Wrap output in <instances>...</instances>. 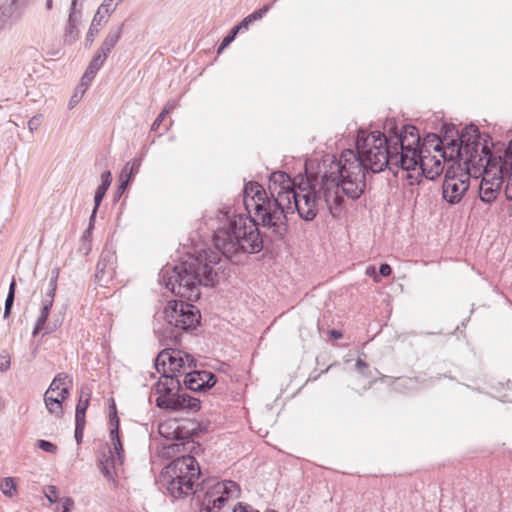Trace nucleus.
Here are the masks:
<instances>
[{"label": "nucleus", "instance_id": "4", "mask_svg": "<svg viewBox=\"0 0 512 512\" xmlns=\"http://www.w3.org/2000/svg\"><path fill=\"white\" fill-rule=\"evenodd\" d=\"M219 226L214 231L216 249L226 258H237L239 254H256L263 247L265 238L251 216L237 213L233 207H224L217 213Z\"/></svg>", "mask_w": 512, "mask_h": 512}, {"label": "nucleus", "instance_id": "34", "mask_svg": "<svg viewBox=\"0 0 512 512\" xmlns=\"http://www.w3.org/2000/svg\"><path fill=\"white\" fill-rule=\"evenodd\" d=\"M59 271L58 269L52 270V276L50 278L48 288L45 292V296L43 301H50L51 305H53L54 297L57 289V280H58Z\"/></svg>", "mask_w": 512, "mask_h": 512}, {"label": "nucleus", "instance_id": "1", "mask_svg": "<svg viewBox=\"0 0 512 512\" xmlns=\"http://www.w3.org/2000/svg\"><path fill=\"white\" fill-rule=\"evenodd\" d=\"M397 147L392 146L387 135L381 131H373L365 134L361 131L357 135L355 153L352 150H344L337 160L331 156L323 161V166L333 169L332 174H337L341 179L342 192L352 200L359 199L366 188V172L379 173L385 168L393 171L400 168L394 155Z\"/></svg>", "mask_w": 512, "mask_h": 512}, {"label": "nucleus", "instance_id": "61", "mask_svg": "<svg viewBox=\"0 0 512 512\" xmlns=\"http://www.w3.org/2000/svg\"><path fill=\"white\" fill-rule=\"evenodd\" d=\"M76 97H77V94H75V95L71 98L70 103L75 102V98H76Z\"/></svg>", "mask_w": 512, "mask_h": 512}, {"label": "nucleus", "instance_id": "20", "mask_svg": "<svg viewBox=\"0 0 512 512\" xmlns=\"http://www.w3.org/2000/svg\"><path fill=\"white\" fill-rule=\"evenodd\" d=\"M503 179L507 178L505 195L507 199L512 200V141L504 151L503 158H500L499 171Z\"/></svg>", "mask_w": 512, "mask_h": 512}, {"label": "nucleus", "instance_id": "37", "mask_svg": "<svg viewBox=\"0 0 512 512\" xmlns=\"http://www.w3.org/2000/svg\"><path fill=\"white\" fill-rule=\"evenodd\" d=\"M215 485H224L225 489L221 491L218 495L225 496L227 499L231 495H234L238 491V485L234 481H224V482H218Z\"/></svg>", "mask_w": 512, "mask_h": 512}, {"label": "nucleus", "instance_id": "30", "mask_svg": "<svg viewBox=\"0 0 512 512\" xmlns=\"http://www.w3.org/2000/svg\"><path fill=\"white\" fill-rule=\"evenodd\" d=\"M141 159L134 158L127 162L120 173V179H128L132 182L134 176L139 172Z\"/></svg>", "mask_w": 512, "mask_h": 512}, {"label": "nucleus", "instance_id": "6", "mask_svg": "<svg viewBox=\"0 0 512 512\" xmlns=\"http://www.w3.org/2000/svg\"><path fill=\"white\" fill-rule=\"evenodd\" d=\"M384 129L388 133L387 137L391 145L397 147L394 151L395 161H398L402 170L408 172L407 178L412 179L410 171H415L419 163L421 167L424 166L421 158L424 150L420 148V135L417 128L413 125H404L401 130H398L395 122L390 120L385 124Z\"/></svg>", "mask_w": 512, "mask_h": 512}, {"label": "nucleus", "instance_id": "36", "mask_svg": "<svg viewBox=\"0 0 512 512\" xmlns=\"http://www.w3.org/2000/svg\"><path fill=\"white\" fill-rule=\"evenodd\" d=\"M118 464L117 458L113 455V451L111 449L108 450V455L103 454L102 458L99 459V468L103 466L110 467L115 469Z\"/></svg>", "mask_w": 512, "mask_h": 512}, {"label": "nucleus", "instance_id": "63", "mask_svg": "<svg viewBox=\"0 0 512 512\" xmlns=\"http://www.w3.org/2000/svg\"><path fill=\"white\" fill-rule=\"evenodd\" d=\"M79 88L83 89V88H85V85H83V83H80Z\"/></svg>", "mask_w": 512, "mask_h": 512}, {"label": "nucleus", "instance_id": "51", "mask_svg": "<svg viewBox=\"0 0 512 512\" xmlns=\"http://www.w3.org/2000/svg\"><path fill=\"white\" fill-rule=\"evenodd\" d=\"M131 183V181H129L128 179H120L119 178V186H118V191H117V196L120 197L122 195V193L127 189V187L129 186V184Z\"/></svg>", "mask_w": 512, "mask_h": 512}, {"label": "nucleus", "instance_id": "14", "mask_svg": "<svg viewBox=\"0 0 512 512\" xmlns=\"http://www.w3.org/2000/svg\"><path fill=\"white\" fill-rule=\"evenodd\" d=\"M192 427L185 425H178L172 432L175 443L167 447V453H178L181 451H194L199 448V444L194 442V438L198 436L199 432L194 423H190Z\"/></svg>", "mask_w": 512, "mask_h": 512}, {"label": "nucleus", "instance_id": "3", "mask_svg": "<svg viewBox=\"0 0 512 512\" xmlns=\"http://www.w3.org/2000/svg\"><path fill=\"white\" fill-rule=\"evenodd\" d=\"M324 168L320 179L307 178V182L300 184L293 192H286L290 214L297 211L301 219L312 221L321 211L333 217L341 213L344 201L341 179L337 174H332L333 169L327 163Z\"/></svg>", "mask_w": 512, "mask_h": 512}, {"label": "nucleus", "instance_id": "18", "mask_svg": "<svg viewBox=\"0 0 512 512\" xmlns=\"http://www.w3.org/2000/svg\"><path fill=\"white\" fill-rule=\"evenodd\" d=\"M82 6V0L71 1L69 17L65 30V38L70 42L75 41L78 37V25L82 18Z\"/></svg>", "mask_w": 512, "mask_h": 512}, {"label": "nucleus", "instance_id": "50", "mask_svg": "<svg viewBox=\"0 0 512 512\" xmlns=\"http://www.w3.org/2000/svg\"><path fill=\"white\" fill-rule=\"evenodd\" d=\"M251 21L248 17H245L239 24L235 25L233 28L239 33L241 30H247L250 26Z\"/></svg>", "mask_w": 512, "mask_h": 512}, {"label": "nucleus", "instance_id": "47", "mask_svg": "<svg viewBox=\"0 0 512 512\" xmlns=\"http://www.w3.org/2000/svg\"><path fill=\"white\" fill-rule=\"evenodd\" d=\"M10 368V356L7 353L0 354V371L5 372Z\"/></svg>", "mask_w": 512, "mask_h": 512}, {"label": "nucleus", "instance_id": "43", "mask_svg": "<svg viewBox=\"0 0 512 512\" xmlns=\"http://www.w3.org/2000/svg\"><path fill=\"white\" fill-rule=\"evenodd\" d=\"M107 262L105 257L102 255L96 265V277L102 279L104 274L106 273Z\"/></svg>", "mask_w": 512, "mask_h": 512}, {"label": "nucleus", "instance_id": "42", "mask_svg": "<svg viewBox=\"0 0 512 512\" xmlns=\"http://www.w3.org/2000/svg\"><path fill=\"white\" fill-rule=\"evenodd\" d=\"M44 494L50 503H55L58 500V489L54 485L47 486Z\"/></svg>", "mask_w": 512, "mask_h": 512}, {"label": "nucleus", "instance_id": "49", "mask_svg": "<svg viewBox=\"0 0 512 512\" xmlns=\"http://www.w3.org/2000/svg\"><path fill=\"white\" fill-rule=\"evenodd\" d=\"M87 76H88V70L85 71V73L81 79V83H83V85H85V88L82 89V94H84L85 91L87 90V88L89 87L90 83L92 82V80L95 77V74H92L91 76H89V78H87Z\"/></svg>", "mask_w": 512, "mask_h": 512}, {"label": "nucleus", "instance_id": "21", "mask_svg": "<svg viewBox=\"0 0 512 512\" xmlns=\"http://www.w3.org/2000/svg\"><path fill=\"white\" fill-rule=\"evenodd\" d=\"M68 396V387H63L60 392H50L48 389L44 394V401L48 411L57 417L63 414L62 402Z\"/></svg>", "mask_w": 512, "mask_h": 512}, {"label": "nucleus", "instance_id": "13", "mask_svg": "<svg viewBox=\"0 0 512 512\" xmlns=\"http://www.w3.org/2000/svg\"><path fill=\"white\" fill-rule=\"evenodd\" d=\"M489 166H495V158L491 151L489 162H487V158L485 157L483 166L480 167V171H482L484 175L479 186V195L480 199L485 203H491L497 198L503 183V176L500 173L490 177V173L487 170ZM479 173L481 174V172Z\"/></svg>", "mask_w": 512, "mask_h": 512}, {"label": "nucleus", "instance_id": "46", "mask_svg": "<svg viewBox=\"0 0 512 512\" xmlns=\"http://www.w3.org/2000/svg\"><path fill=\"white\" fill-rule=\"evenodd\" d=\"M85 427V422L75 421V439L77 443L79 444L83 438V431Z\"/></svg>", "mask_w": 512, "mask_h": 512}, {"label": "nucleus", "instance_id": "56", "mask_svg": "<svg viewBox=\"0 0 512 512\" xmlns=\"http://www.w3.org/2000/svg\"><path fill=\"white\" fill-rule=\"evenodd\" d=\"M366 274L369 275V276H373L374 277V280L376 282L379 281V278L378 276L376 275V271H375V267L373 266H369L367 269H366Z\"/></svg>", "mask_w": 512, "mask_h": 512}, {"label": "nucleus", "instance_id": "8", "mask_svg": "<svg viewBox=\"0 0 512 512\" xmlns=\"http://www.w3.org/2000/svg\"><path fill=\"white\" fill-rule=\"evenodd\" d=\"M161 377L154 385V391L158 395L156 406L171 411L197 412L201 407L198 398L182 392L181 381L178 375H170L167 369L161 371Z\"/></svg>", "mask_w": 512, "mask_h": 512}, {"label": "nucleus", "instance_id": "38", "mask_svg": "<svg viewBox=\"0 0 512 512\" xmlns=\"http://www.w3.org/2000/svg\"><path fill=\"white\" fill-rule=\"evenodd\" d=\"M1 491L7 497H12L16 491L13 478L6 477L1 484Z\"/></svg>", "mask_w": 512, "mask_h": 512}, {"label": "nucleus", "instance_id": "40", "mask_svg": "<svg viewBox=\"0 0 512 512\" xmlns=\"http://www.w3.org/2000/svg\"><path fill=\"white\" fill-rule=\"evenodd\" d=\"M272 7L271 4L264 5L260 9L255 10L253 13L249 14L247 17L251 21V23L260 20L264 17V15L270 10Z\"/></svg>", "mask_w": 512, "mask_h": 512}, {"label": "nucleus", "instance_id": "2", "mask_svg": "<svg viewBox=\"0 0 512 512\" xmlns=\"http://www.w3.org/2000/svg\"><path fill=\"white\" fill-rule=\"evenodd\" d=\"M224 269L219 252L202 250L177 265H166L159 273L160 282L181 300L197 301L200 286L213 287Z\"/></svg>", "mask_w": 512, "mask_h": 512}, {"label": "nucleus", "instance_id": "23", "mask_svg": "<svg viewBox=\"0 0 512 512\" xmlns=\"http://www.w3.org/2000/svg\"><path fill=\"white\" fill-rule=\"evenodd\" d=\"M52 306L53 305H51L50 301H42L40 315L37 318V321H36V324H35V327L33 330L34 336L41 332L43 334H49L57 328V326H58L57 323L47 322Z\"/></svg>", "mask_w": 512, "mask_h": 512}, {"label": "nucleus", "instance_id": "31", "mask_svg": "<svg viewBox=\"0 0 512 512\" xmlns=\"http://www.w3.org/2000/svg\"><path fill=\"white\" fill-rule=\"evenodd\" d=\"M90 393L81 392L79 401L76 405L75 421L85 422V415L89 406Z\"/></svg>", "mask_w": 512, "mask_h": 512}, {"label": "nucleus", "instance_id": "41", "mask_svg": "<svg viewBox=\"0 0 512 512\" xmlns=\"http://www.w3.org/2000/svg\"><path fill=\"white\" fill-rule=\"evenodd\" d=\"M37 447L47 453L54 454L57 452V446L47 440H38Z\"/></svg>", "mask_w": 512, "mask_h": 512}, {"label": "nucleus", "instance_id": "11", "mask_svg": "<svg viewBox=\"0 0 512 512\" xmlns=\"http://www.w3.org/2000/svg\"><path fill=\"white\" fill-rule=\"evenodd\" d=\"M164 318L167 324L174 328L172 337L177 340L181 331L189 332L199 325L201 314L194 305L184 300L169 301L164 309Z\"/></svg>", "mask_w": 512, "mask_h": 512}, {"label": "nucleus", "instance_id": "27", "mask_svg": "<svg viewBox=\"0 0 512 512\" xmlns=\"http://www.w3.org/2000/svg\"><path fill=\"white\" fill-rule=\"evenodd\" d=\"M16 2L12 0L0 5V31L6 28L16 18Z\"/></svg>", "mask_w": 512, "mask_h": 512}, {"label": "nucleus", "instance_id": "5", "mask_svg": "<svg viewBox=\"0 0 512 512\" xmlns=\"http://www.w3.org/2000/svg\"><path fill=\"white\" fill-rule=\"evenodd\" d=\"M489 135L482 137L479 129L474 124L465 126L459 132L454 125L445 127L443 141L444 160H457L473 167L480 168L483 166V160L487 158L489 162L490 148L487 139Z\"/></svg>", "mask_w": 512, "mask_h": 512}, {"label": "nucleus", "instance_id": "53", "mask_svg": "<svg viewBox=\"0 0 512 512\" xmlns=\"http://www.w3.org/2000/svg\"><path fill=\"white\" fill-rule=\"evenodd\" d=\"M40 125V116H34L28 121V128L31 131L38 129Z\"/></svg>", "mask_w": 512, "mask_h": 512}, {"label": "nucleus", "instance_id": "22", "mask_svg": "<svg viewBox=\"0 0 512 512\" xmlns=\"http://www.w3.org/2000/svg\"><path fill=\"white\" fill-rule=\"evenodd\" d=\"M112 413L110 414V422L113 428L110 431V438L113 446V450L118 460V465H122L124 461V449L119 437V418L117 417L115 404L112 405Z\"/></svg>", "mask_w": 512, "mask_h": 512}, {"label": "nucleus", "instance_id": "16", "mask_svg": "<svg viewBox=\"0 0 512 512\" xmlns=\"http://www.w3.org/2000/svg\"><path fill=\"white\" fill-rule=\"evenodd\" d=\"M225 486L214 485L212 488L207 490L201 500L199 512H227L226 509L227 498L225 496L218 495Z\"/></svg>", "mask_w": 512, "mask_h": 512}, {"label": "nucleus", "instance_id": "7", "mask_svg": "<svg viewBox=\"0 0 512 512\" xmlns=\"http://www.w3.org/2000/svg\"><path fill=\"white\" fill-rule=\"evenodd\" d=\"M288 196L280 194L279 196H268L260 202L255 210L254 221L257 227L261 225L265 229V237L273 240H282L288 232L287 215L290 214L288 209Z\"/></svg>", "mask_w": 512, "mask_h": 512}, {"label": "nucleus", "instance_id": "57", "mask_svg": "<svg viewBox=\"0 0 512 512\" xmlns=\"http://www.w3.org/2000/svg\"><path fill=\"white\" fill-rule=\"evenodd\" d=\"M329 335H330V338L335 339V340L340 339L342 337V333L335 329L330 330Z\"/></svg>", "mask_w": 512, "mask_h": 512}, {"label": "nucleus", "instance_id": "45", "mask_svg": "<svg viewBox=\"0 0 512 512\" xmlns=\"http://www.w3.org/2000/svg\"><path fill=\"white\" fill-rule=\"evenodd\" d=\"M168 113H169L168 108H164L162 110V112L157 116V118L155 119V121L153 122V124L151 126L152 131L158 130V128L160 127L161 123L163 122V120L165 119V117Z\"/></svg>", "mask_w": 512, "mask_h": 512}, {"label": "nucleus", "instance_id": "55", "mask_svg": "<svg viewBox=\"0 0 512 512\" xmlns=\"http://www.w3.org/2000/svg\"><path fill=\"white\" fill-rule=\"evenodd\" d=\"M355 367H356V369H357L360 373H362V374H365V370H367V369H368V365H367V363H366V362H364V361H363V360H361V359H358V360H357V362H356V364H355Z\"/></svg>", "mask_w": 512, "mask_h": 512}, {"label": "nucleus", "instance_id": "58", "mask_svg": "<svg viewBox=\"0 0 512 512\" xmlns=\"http://www.w3.org/2000/svg\"><path fill=\"white\" fill-rule=\"evenodd\" d=\"M52 6H53V2H52V0H47V1H46V9H47V10H51V9H52Z\"/></svg>", "mask_w": 512, "mask_h": 512}, {"label": "nucleus", "instance_id": "19", "mask_svg": "<svg viewBox=\"0 0 512 512\" xmlns=\"http://www.w3.org/2000/svg\"><path fill=\"white\" fill-rule=\"evenodd\" d=\"M116 6L117 4L113 5L108 0L103 1L91 22L90 28L86 36L87 42L92 43L94 41L95 36L99 32V27L101 26L102 21H104L106 16H108L116 9Z\"/></svg>", "mask_w": 512, "mask_h": 512}, {"label": "nucleus", "instance_id": "48", "mask_svg": "<svg viewBox=\"0 0 512 512\" xmlns=\"http://www.w3.org/2000/svg\"><path fill=\"white\" fill-rule=\"evenodd\" d=\"M232 512H259L258 510L252 509L248 505H243L242 503H238L232 508Z\"/></svg>", "mask_w": 512, "mask_h": 512}, {"label": "nucleus", "instance_id": "10", "mask_svg": "<svg viewBox=\"0 0 512 512\" xmlns=\"http://www.w3.org/2000/svg\"><path fill=\"white\" fill-rule=\"evenodd\" d=\"M461 162L452 163L445 172L442 196L449 204H457L462 200L469 188L470 177L474 176L477 178L476 174L480 172V168L478 169L473 167L472 164L464 162L463 167Z\"/></svg>", "mask_w": 512, "mask_h": 512}, {"label": "nucleus", "instance_id": "26", "mask_svg": "<svg viewBox=\"0 0 512 512\" xmlns=\"http://www.w3.org/2000/svg\"><path fill=\"white\" fill-rule=\"evenodd\" d=\"M421 158L424 161V166L421 167L420 163L417 165L416 169L419 170L418 176L425 175L427 178L433 179L443 171L444 166L439 159H435V157L429 159L424 153Z\"/></svg>", "mask_w": 512, "mask_h": 512}, {"label": "nucleus", "instance_id": "44", "mask_svg": "<svg viewBox=\"0 0 512 512\" xmlns=\"http://www.w3.org/2000/svg\"><path fill=\"white\" fill-rule=\"evenodd\" d=\"M101 470V472L103 473L104 477L106 478V480L108 482H112V483H116V480H115V475H116V472H115V469L113 468H110V467H106V466H103L102 468H99Z\"/></svg>", "mask_w": 512, "mask_h": 512}, {"label": "nucleus", "instance_id": "28", "mask_svg": "<svg viewBox=\"0 0 512 512\" xmlns=\"http://www.w3.org/2000/svg\"><path fill=\"white\" fill-rule=\"evenodd\" d=\"M122 27L123 24L117 26L114 29H111L104 41L102 42V45L100 47V51L105 53L106 55H109L111 50L115 47L117 42L119 41L121 34H122Z\"/></svg>", "mask_w": 512, "mask_h": 512}, {"label": "nucleus", "instance_id": "60", "mask_svg": "<svg viewBox=\"0 0 512 512\" xmlns=\"http://www.w3.org/2000/svg\"><path fill=\"white\" fill-rule=\"evenodd\" d=\"M78 93H80L81 95H83V94H82V88H79V86L76 88V93H75V94H77V95H78Z\"/></svg>", "mask_w": 512, "mask_h": 512}, {"label": "nucleus", "instance_id": "15", "mask_svg": "<svg viewBox=\"0 0 512 512\" xmlns=\"http://www.w3.org/2000/svg\"><path fill=\"white\" fill-rule=\"evenodd\" d=\"M183 384L186 389L194 392H205L216 384V376L210 371H188L185 373Z\"/></svg>", "mask_w": 512, "mask_h": 512}, {"label": "nucleus", "instance_id": "9", "mask_svg": "<svg viewBox=\"0 0 512 512\" xmlns=\"http://www.w3.org/2000/svg\"><path fill=\"white\" fill-rule=\"evenodd\" d=\"M201 474L196 459L191 455H182L164 468L162 473L168 493L175 499L193 493L195 480Z\"/></svg>", "mask_w": 512, "mask_h": 512}, {"label": "nucleus", "instance_id": "35", "mask_svg": "<svg viewBox=\"0 0 512 512\" xmlns=\"http://www.w3.org/2000/svg\"><path fill=\"white\" fill-rule=\"evenodd\" d=\"M16 282L13 279L9 286V292L5 300L4 318L8 317L14 303Z\"/></svg>", "mask_w": 512, "mask_h": 512}, {"label": "nucleus", "instance_id": "33", "mask_svg": "<svg viewBox=\"0 0 512 512\" xmlns=\"http://www.w3.org/2000/svg\"><path fill=\"white\" fill-rule=\"evenodd\" d=\"M108 55L98 50V52L95 54L93 59L91 60L87 70H88V76H91L92 74H95L99 71V69L103 66L106 58Z\"/></svg>", "mask_w": 512, "mask_h": 512}, {"label": "nucleus", "instance_id": "54", "mask_svg": "<svg viewBox=\"0 0 512 512\" xmlns=\"http://www.w3.org/2000/svg\"><path fill=\"white\" fill-rule=\"evenodd\" d=\"M73 505L74 501L71 498H65L62 503V512H69Z\"/></svg>", "mask_w": 512, "mask_h": 512}, {"label": "nucleus", "instance_id": "24", "mask_svg": "<svg viewBox=\"0 0 512 512\" xmlns=\"http://www.w3.org/2000/svg\"><path fill=\"white\" fill-rule=\"evenodd\" d=\"M244 194V205L246 209H249V199L253 202L254 208L260 202L265 200V197H268V192L257 182H249L245 184L243 189Z\"/></svg>", "mask_w": 512, "mask_h": 512}, {"label": "nucleus", "instance_id": "25", "mask_svg": "<svg viewBox=\"0 0 512 512\" xmlns=\"http://www.w3.org/2000/svg\"><path fill=\"white\" fill-rule=\"evenodd\" d=\"M112 182V174L110 171H105L101 174V184L97 187L94 196V208L90 217V224L94 221L98 208L106 195L108 188Z\"/></svg>", "mask_w": 512, "mask_h": 512}, {"label": "nucleus", "instance_id": "59", "mask_svg": "<svg viewBox=\"0 0 512 512\" xmlns=\"http://www.w3.org/2000/svg\"><path fill=\"white\" fill-rule=\"evenodd\" d=\"M164 108H168V110H172L174 108V105L172 103H167Z\"/></svg>", "mask_w": 512, "mask_h": 512}, {"label": "nucleus", "instance_id": "39", "mask_svg": "<svg viewBox=\"0 0 512 512\" xmlns=\"http://www.w3.org/2000/svg\"><path fill=\"white\" fill-rule=\"evenodd\" d=\"M237 34L238 32L234 28H232L229 31V33L224 37V39L222 40L221 44L218 47V54H220L226 47H228L234 41Z\"/></svg>", "mask_w": 512, "mask_h": 512}, {"label": "nucleus", "instance_id": "32", "mask_svg": "<svg viewBox=\"0 0 512 512\" xmlns=\"http://www.w3.org/2000/svg\"><path fill=\"white\" fill-rule=\"evenodd\" d=\"M72 381L69 379V376L65 373H59L50 384L49 388L50 392H60L63 387L70 388Z\"/></svg>", "mask_w": 512, "mask_h": 512}, {"label": "nucleus", "instance_id": "62", "mask_svg": "<svg viewBox=\"0 0 512 512\" xmlns=\"http://www.w3.org/2000/svg\"><path fill=\"white\" fill-rule=\"evenodd\" d=\"M2 407H3V401H2V399L0 398V410L2 409Z\"/></svg>", "mask_w": 512, "mask_h": 512}, {"label": "nucleus", "instance_id": "52", "mask_svg": "<svg viewBox=\"0 0 512 512\" xmlns=\"http://www.w3.org/2000/svg\"><path fill=\"white\" fill-rule=\"evenodd\" d=\"M392 273V268L390 267V265L386 264V263H383L380 265L379 267V274L382 276V277H388L390 276Z\"/></svg>", "mask_w": 512, "mask_h": 512}, {"label": "nucleus", "instance_id": "12", "mask_svg": "<svg viewBox=\"0 0 512 512\" xmlns=\"http://www.w3.org/2000/svg\"><path fill=\"white\" fill-rule=\"evenodd\" d=\"M155 367L160 373L167 369L170 375H177L183 371L187 373V369L196 367L195 359L188 353L176 349H163L155 359Z\"/></svg>", "mask_w": 512, "mask_h": 512}, {"label": "nucleus", "instance_id": "29", "mask_svg": "<svg viewBox=\"0 0 512 512\" xmlns=\"http://www.w3.org/2000/svg\"><path fill=\"white\" fill-rule=\"evenodd\" d=\"M424 150V154L426 152H430L429 149L433 148L436 152H439L440 155L443 154V141H441V138L434 133H429L426 135L423 144L421 147Z\"/></svg>", "mask_w": 512, "mask_h": 512}, {"label": "nucleus", "instance_id": "17", "mask_svg": "<svg viewBox=\"0 0 512 512\" xmlns=\"http://www.w3.org/2000/svg\"><path fill=\"white\" fill-rule=\"evenodd\" d=\"M269 196H279L286 192H293L295 183L291 177L284 171H275L269 177Z\"/></svg>", "mask_w": 512, "mask_h": 512}]
</instances>
